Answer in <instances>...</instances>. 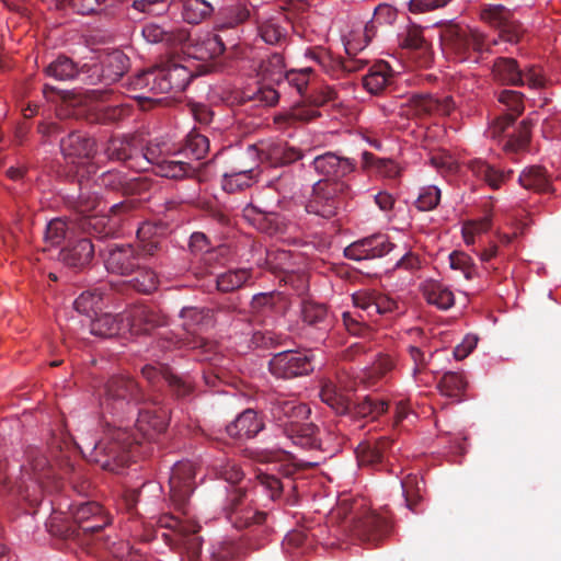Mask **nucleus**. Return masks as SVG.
Returning a JSON list of instances; mask_svg holds the SVG:
<instances>
[{"label":"nucleus","instance_id":"nucleus-41","mask_svg":"<svg viewBox=\"0 0 561 561\" xmlns=\"http://www.w3.org/2000/svg\"><path fill=\"white\" fill-rule=\"evenodd\" d=\"M188 54L198 60L215 59L224 55L214 33H206L204 36L192 38L184 44Z\"/></svg>","mask_w":561,"mask_h":561},{"label":"nucleus","instance_id":"nucleus-43","mask_svg":"<svg viewBox=\"0 0 561 561\" xmlns=\"http://www.w3.org/2000/svg\"><path fill=\"white\" fill-rule=\"evenodd\" d=\"M221 3L222 0H184L183 20L188 24L197 25L209 19Z\"/></svg>","mask_w":561,"mask_h":561},{"label":"nucleus","instance_id":"nucleus-17","mask_svg":"<svg viewBox=\"0 0 561 561\" xmlns=\"http://www.w3.org/2000/svg\"><path fill=\"white\" fill-rule=\"evenodd\" d=\"M111 161L123 163L130 170L144 172L147 161L141 156V144L136 136L112 137L105 147Z\"/></svg>","mask_w":561,"mask_h":561},{"label":"nucleus","instance_id":"nucleus-58","mask_svg":"<svg viewBox=\"0 0 561 561\" xmlns=\"http://www.w3.org/2000/svg\"><path fill=\"white\" fill-rule=\"evenodd\" d=\"M133 278L129 280L131 287L142 294H150L158 287V276L151 268L141 266L136 268Z\"/></svg>","mask_w":561,"mask_h":561},{"label":"nucleus","instance_id":"nucleus-47","mask_svg":"<svg viewBox=\"0 0 561 561\" xmlns=\"http://www.w3.org/2000/svg\"><path fill=\"white\" fill-rule=\"evenodd\" d=\"M302 320L310 327L321 331H328L332 325V319L328 308L323 304L305 301L301 309Z\"/></svg>","mask_w":561,"mask_h":561},{"label":"nucleus","instance_id":"nucleus-2","mask_svg":"<svg viewBox=\"0 0 561 561\" xmlns=\"http://www.w3.org/2000/svg\"><path fill=\"white\" fill-rule=\"evenodd\" d=\"M135 208V202L125 199L111 206V216L93 215L82 216L77 220H68L61 217L51 219L45 229L44 241L53 247L69 242L78 234H88L96 239L114 237L119 228L122 215L130 213Z\"/></svg>","mask_w":561,"mask_h":561},{"label":"nucleus","instance_id":"nucleus-12","mask_svg":"<svg viewBox=\"0 0 561 561\" xmlns=\"http://www.w3.org/2000/svg\"><path fill=\"white\" fill-rule=\"evenodd\" d=\"M310 73V68L287 71L282 81V87H257L254 91L249 90L243 92L242 100L244 102H253L255 105L260 106H273L287 89H293L298 95L302 96L308 89Z\"/></svg>","mask_w":561,"mask_h":561},{"label":"nucleus","instance_id":"nucleus-36","mask_svg":"<svg viewBox=\"0 0 561 561\" xmlns=\"http://www.w3.org/2000/svg\"><path fill=\"white\" fill-rule=\"evenodd\" d=\"M240 27H231L217 22L214 27V34L218 44L228 58H243L247 53L245 46L241 43Z\"/></svg>","mask_w":561,"mask_h":561},{"label":"nucleus","instance_id":"nucleus-24","mask_svg":"<svg viewBox=\"0 0 561 561\" xmlns=\"http://www.w3.org/2000/svg\"><path fill=\"white\" fill-rule=\"evenodd\" d=\"M128 329L134 334L149 333L168 324V317L157 307L138 305L126 316Z\"/></svg>","mask_w":561,"mask_h":561},{"label":"nucleus","instance_id":"nucleus-52","mask_svg":"<svg viewBox=\"0 0 561 561\" xmlns=\"http://www.w3.org/2000/svg\"><path fill=\"white\" fill-rule=\"evenodd\" d=\"M533 126L534 122L530 118L522 121L517 130L508 135L507 139L504 140V151L507 153H517L525 150L530 142Z\"/></svg>","mask_w":561,"mask_h":561},{"label":"nucleus","instance_id":"nucleus-55","mask_svg":"<svg viewBox=\"0 0 561 561\" xmlns=\"http://www.w3.org/2000/svg\"><path fill=\"white\" fill-rule=\"evenodd\" d=\"M66 203L78 213L84 214L99 206L100 197L98 193L90 191L81 184L78 194L67 195Z\"/></svg>","mask_w":561,"mask_h":561},{"label":"nucleus","instance_id":"nucleus-7","mask_svg":"<svg viewBox=\"0 0 561 561\" xmlns=\"http://www.w3.org/2000/svg\"><path fill=\"white\" fill-rule=\"evenodd\" d=\"M146 402V394L138 382L129 376H112L104 386L100 400L103 414L117 420H131L137 407Z\"/></svg>","mask_w":561,"mask_h":561},{"label":"nucleus","instance_id":"nucleus-22","mask_svg":"<svg viewBox=\"0 0 561 561\" xmlns=\"http://www.w3.org/2000/svg\"><path fill=\"white\" fill-rule=\"evenodd\" d=\"M385 234H375L357 240L344 249L345 257L353 261H364L379 259L394 249Z\"/></svg>","mask_w":561,"mask_h":561},{"label":"nucleus","instance_id":"nucleus-27","mask_svg":"<svg viewBox=\"0 0 561 561\" xmlns=\"http://www.w3.org/2000/svg\"><path fill=\"white\" fill-rule=\"evenodd\" d=\"M392 446L389 437H380L376 440H365L355 449L356 458L360 467L382 469L387 455Z\"/></svg>","mask_w":561,"mask_h":561},{"label":"nucleus","instance_id":"nucleus-29","mask_svg":"<svg viewBox=\"0 0 561 561\" xmlns=\"http://www.w3.org/2000/svg\"><path fill=\"white\" fill-rule=\"evenodd\" d=\"M388 410V402L383 399L366 396L362 401L350 403V416L341 420L340 423L353 424L355 430H360L364 419L376 420Z\"/></svg>","mask_w":561,"mask_h":561},{"label":"nucleus","instance_id":"nucleus-23","mask_svg":"<svg viewBox=\"0 0 561 561\" xmlns=\"http://www.w3.org/2000/svg\"><path fill=\"white\" fill-rule=\"evenodd\" d=\"M139 264V252L131 244H113L104 257L106 271L121 276H131Z\"/></svg>","mask_w":561,"mask_h":561},{"label":"nucleus","instance_id":"nucleus-38","mask_svg":"<svg viewBox=\"0 0 561 561\" xmlns=\"http://www.w3.org/2000/svg\"><path fill=\"white\" fill-rule=\"evenodd\" d=\"M285 62L283 55L274 53L265 59H262L259 68L257 76L261 79L260 87H282V81L285 77Z\"/></svg>","mask_w":561,"mask_h":561},{"label":"nucleus","instance_id":"nucleus-10","mask_svg":"<svg viewBox=\"0 0 561 561\" xmlns=\"http://www.w3.org/2000/svg\"><path fill=\"white\" fill-rule=\"evenodd\" d=\"M183 329L193 335L192 340L180 337L172 331L160 333L154 340V344L162 352L171 351L186 346L188 348H197L205 346L204 339L196 336L198 328L208 319V310L197 307H184L180 312Z\"/></svg>","mask_w":561,"mask_h":561},{"label":"nucleus","instance_id":"nucleus-28","mask_svg":"<svg viewBox=\"0 0 561 561\" xmlns=\"http://www.w3.org/2000/svg\"><path fill=\"white\" fill-rule=\"evenodd\" d=\"M94 256V245L88 237H78L70 240L59 252V260L72 268H83L90 264Z\"/></svg>","mask_w":561,"mask_h":561},{"label":"nucleus","instance_id":"nucleus-62","mask_svg":"<svg viewBox=\"0 0 561 561\" xmlns=\"http://www.w3.org/2000/svg\"><path fill=\"white\" fill-rule=\"evenodd\" d=\"M215 469L218 477L230 484V486L227 488V494L232 489H247L245 486L239 485V483L242 482L244 474L236 462L226 461L217 465Z\"/></svg>","mask_w":561,"mask_h":561},{"label":"nucleus","instance_id":"nucleus-53","mask_svg":"<svg viewBox=\"0 0 561 561\" xmlns=\"http://www.w3.org/2000/svg\"><path fill=\"white\" fill-rule=\"evenodd\" d=\"M402 493L405 501V506L416 513L417 505L422 501V491L424 489V482L419 479L415 474H408L401 480Z\"/></svg>","mask_w":561,"mask_h":561},{"label":"nucleus","instance_id":"nucleus-1","mask_svg":"<svg viewBox=\"0 0 561 561\" xmlns=\"http://www.w3.org/2000/svg\"><path fill=\"white\" fill-rule=\"evenodd\" d=\"M480 19L499 33V38L489 39L478 28L450 23L440 30L439 38L444 53L457 61L479 62L484 53H492V46L499 39L517 44L523 35V25L514 18L511 10L501 4H483Z\"/></svg>","mask_w":561,"mask_h":561},{"label":"nucleus","instance_id":"nucleus-19","mask_svg":"<svg viewBox=\"0 0 561 561\" xmlns=\"http://www.w3.org/2000/svg\"><path fill=\"white\" fill-rule=\"evenodd\" d=\"M391 530V524L385 516L375 512H364L352 518L351 531L363 542L378 545Z\"/></svg>","mask_w":561,"mask_h":561},{"label":"nucleus","instance_id":"nucleus-18","mask_svg":"<svg viewBox=\"0 0 561 561\" xmlns=\"http://www.w3.org/2000/svg\"><path fill=\"white\" fill-rule=\"evenodd\" d=\"M129 69V58L121 50H113L104 56L101 65H89V76L82 82L95 84L117 82Z\"/></svg>","mask_w":561,"mask_h":561},{"label":"nucleus","instance_id":"nucleus-21","mask_svg":"<svg viewBox=\"0 0 561 561\" xmlns=\"http://www.w3.org/2000/svg\"><path fill=\"white\" fill-rule=\"evenodd\" d=\"M312 165L314 171L324 179L320 181H344L343 179L353 173L357 168L356 160L343 157L333 151H327L317 156Z\"/></svg>","mask_w":561,"mask_h":561},{"label":"nucleus","instance_id":"nucleus-63","mask_svg":"<svg viewBox=\"0 0 561 561\" xmlns=\"http://www.w3.org/2000/svg\"><path fill=\"white\" fill-rule=\"evenodd\" d=\"M75 309L91 317L102 308V293L99 289L83 291L73 302Z\"/></svg>","mask_w":561,"mask_h":561},{"label":"nucleus","instance_id":"nucleus-33","mask_svg":"<svg viewBox=\"0 0 561 561\" xmlns=\"http://www.w3.org/2000/svg\"><path fill=\"white\" fill-rule=\"evenodd\" d=\"M263 428L262 417L254 410L247 409L226 426V432L236 439H251Z\"/></svg>","mask_w":561,"mask_h":561},{"label":"nucleus","instance_id":"nucleus-50","mask_svg":"<svg viewBox=\"0 0 561 561\" xmlns=\"http://www.w3.org/2000/svg\"><path fill=\"white\" fill-rule=\"evenodd\" d=\"M252 279L251 268H233L219 274L216 278L218 290L222 293L234 291Z\"/></svg>","mask_w":561,"mask_h":561},{"label":"nucleus","instance_id":"nucleus-61","mask_svg":"<svg viewBox=\"0 0 561 561\" xmlns=\"http://www.w3.org/2000/svg\"><path fill=\"white\" fill-rule=\"evenodd\" d=\"M466 387L467 381L462 374L455 371L445 373L438 382L440 392L451 398L460 396L466 390Z\"/></svg>","mask_w":561,"mask_h":561},{"label":"nucleus","instance_id":"nucleus-57","mask_svg":"<svg viewBox=\"0 0 561 561\" xmlns=\"http://www.w3.org/2000/svg\"><path fill=\"white\" fill-rule=\"evenodd\" d=\"M219 15V23L231 27H240L250 19L251 9L245 2H237L221 9Z\"/></svg>","mask_w":561,"mask_h":561},{"label":"nucleus","instance_id":"nucleus-39","mask_svg":"<svg viewBox=\"0 0 561 561\" xmlns=\"http://www.w3.org/2000/svg\"><path fill=\"white\" fill-rule=\"evenodd\" d=\"M242 213L248 221L267 234L282 231L283 220L277 213L262 210L251 204L247 205Z\"/></svg>","mask_w":561,"mask_h":561},{"label":"nucleus","instance_id":"nucleus-11","mask_svg":"<svg viewBox=\"0 0 561 561\" xmlns=\"http://www.w3.org/2000/svg\"><path fill=\"white\" fill-rule=\"evenodd\" d=\"M297 474L299 470L295 465H282L278 474L260 472L256 479L272 501L282 500L287 505H295L299 499L300 488Z\"/></svg>","mask_w":561,"mask_h":561},{"label":"nucleus","instance_id":"nucleus-9","mask_svg":"<svg viewBox=\"0 0 561 561\" xmlns=\"http://www.w3.org/2000/svg\"><path fill=\"white\" fill-rule=\"evenodd\" d=\"M352 198L353 191L347 182L317 181L312 186L306 210L323 218H332L339 209L346 207L347 201Z\"/></svg>","mask_w":561,"mask_h":561},{"label":"nucleus","instance_id":"nucleus-4","mask_svg":"<svg viewBox=\"0 0 561 561\" xmlns=\"http://www.w3.org/2000/svg\"><path fill=\"white\" fill-rule=\"evenodd\" d=\"M20 472L14 488L16 493L32 506L38 505L46 493H53L59 489L55 469L39 447L25 448Z\"/></svg>","mask_w":561,"mask_h":561},{"label":"nucleus","instance_id":"nucleus-15","mask_svg":"<svg viewBox=\"0 0 561 561\" xmlns=\"http://www.w3.org/2000/svg\"><path fill=\"white\" fill-rule=\"evenodd\" d=\"M195 466L191 461H178L171 468L169 476L170 497L175 507L184 515L186 505L195 490Z\"/></svg>","mask_w":561,"mask_h":561},{"label":"nucleus","instance_id":"nucleus-60","mask_svg":"<svg viewBox=\"0 0 561 561\" xmlns=\"http://www.w3.org/2000/svg\"><path fill=\"white\" fill-rule=\"evenodd\" d=\"M158 525L162 528H169L176 531L180 536L183 534L198 533L201 526L193 519H182L180 516L173 514H162L158 518Z\"/></svg>","mask_w":561,"mask_h":561},{"label":"nucleus","instance_id":"nucleus-6","mask_svg":"<svg viewBox=\"0 0 561 561\" xmlns=\"http://www.w3.org/2000/svg\"><path fill=\"white\" fill-rule=\"evenodd\" d=\"M270 414L272 421L293 445L302 449L319 447L320 443L316 436L317 427L312 423L304 422L310 414L307 404L297 400L276 399L271 403Z\"/></svg>","mask_w":561,"mask_h":561},{"label":"nucleus","instance_id":"nucleus-25","mask_svg":"<svg viewBox=\"0 0 561 561\" xmlns=\"http://www.w3.org/2000/svg\"><path fill=\"white\" fill-rule=\"evenodd\" d=\"M98 181L100 186L114 192H119L124 196L140 194L149 187V183L146 178L128 176L117 170L103 172L99 176Z\"/></svg>","mask_w":561,"mask_h":561},{"label":"nucleus","instance_id":"nucleus-30","mask_svg":"<svg viewBox=\"0 0 561 561\" xmlns=\"http://www.w3.org/2000/svg\"><path fill=\"white\" fill-rule=\"evenodd\" d=\"M165 412L160 410H151L149 408H139L134 414L135 430L131 433L138 436L139 444L141 438H152L153 434L162 433L167 428Z\"/></svg>","mask_w":561,"mask_h":561},{"label":"nucleus","instance_id":"nucleus-44","mask_svg":"<svg viewBox=\"0 0 561 561\" xmlns=\"http://www.w3.org/2000/svg\"><path fill=\"white\" fill-rule=\"evenodd\" d=\"M68 5L78 14H99L114 16L121 0H67Z\"/></svg>","mask_w":561,"mask_h":561},{"label":"nucleus","instance_id":"nucleus-13","mask_svg":"<svg viewBox=\"0 0 561 561\" xmlns=\"http://www.w3.org/2000/svg\"><path fill=\"white\" fill-rule=\"evenodd\" d=\"M491 71L493 80L505 85L541 89L546 84L542 73L536 66L523 70L517 60L511 57H497Z\"/></svg>","mask_w":561,"mask_h":561},{"label":"nucleus","instance_id":"nucleus-32","mask_svg":"<svg viewBox=\"0 0 561 561\" xmlns=\"http://www.w3.org/2000/svg\"><path fill=\"white\" fill-rule=\"evenodd\" d=\"M408 104L416 116L449 115L455 107L450 96L438 99L431 94H413L409 98Z\"/></svg>","mask_w":561,"mask_h":561},{"label":"nucleus","instance_id":"nucleus-3","mask_svg":"<svg viewBox=\"0 0 561 561\" xmlns=\"http://www.w3.org/2000/svg\"><path fill=\"white\" fill-rule=\"evenodd\" d=\"M138 445V436L127 425H113L98 442L84 440L78 444V448L90 462L96 463L103 470L121 473L135 457Z\"/></svg>","mask_w":561,"mask_h":561},{"label":"nucleus","instance_id":"nucleus-31","mask_svg":"<svg viewBox=\"0 0 561 561\" xmlns=\"http://www.w3.org/2000/svg\"><path fill=\"white\" fill-rule=\"evenodd\" d=\"M398 42L400 47L416 53L420 57V66L428 67L432 62V47L424 38L422 27L410 24L399 33Z\"/></svg>","mask_w":561,"mask_h":561},{"label":"nucleus","instance_id":"nucleus-54","mask_svg":"<svg viewBox=\"0 0 561 561\" xmlns=\"http://www.w3.org/2000/svg\"><path fill=\"white\" fill-rule=\"evenodd\" d=\"M195 172L196 168L191 163L175 159H162L157 170V174L175 180L192 176Z\"/></svg>","mask_w":561,"mask_h":561},{"label":"nucleus","instance_id":"nucleus-46","mask_svg":"<svg viewBox=\"0 0 561 561\" xmlns=\"http://www.w3.org/2000/svg\"><path fill=\"white\" fill-rule=\"evenodd\" d=\"M422 294L430 305L448 310L455 304L454 293L443 283L431 279L422 285Z\"/></svg>","mask_w":561,"mask_h":561},{"label":"nucleus","instance_id":"nucleus-37","mask_svg":"<svg viewBox=\"0 0 561 561\" xmlns=\"http://www.w3.org/2000/svg\"><path fill=\"white\" fill-rule=\"evenodd\" d=\"M129 331L126 316L102 313L90 323V332L101 337H113Z\"/></svg>","mask_w":561,"mask_h":561},{"label":"nucleus","instance_id":"nucleus-35","mask_svg":"<svg viewBox=\"0 0 561 561\" xmlns=\"http://www.w3.org/2000/svg\"><path fill=\"white\" fill-rule=\"evenodd\" d=\"M60 150L67 158L91 159L96 152V144L88 135L72 130L60 140Z\"/></svg>","mask_w":561,"mask_h":561},{"label":"nucleus","instance_id":"nucleus-51","mask_svg":"<svg viewBox=\"0 0 561 561\" xmlns=\"http://www.w3.org/2000/svg\"><path fill=\"white\" fill-rule=\"evenodd\" d=\"M519 184L535 192L543 193L550 190V181L546 174V170L539 165L526 168L518 178Z\"/></svg>","mask_w":561,"mask_h":561},{"label":"nucleus","instance_id":"nucleus-5","mask_svg":"<svg viewBox=\"0 0 561 561\" xmlns=\"http://www.w3.org/2000/svg\"><path fill=\"white\" fill-rule=\"evenodd\" d=\"M68 510L73 523L67 522L62 513L54 512L46 523L51 535L84 543L83 537L100 533L111 524V517L98 502L71 504Z\"/></svg>","mask_w":561,"mask_h":561},{"label":"nucleus","instance_id":"nucleus-48","mask_svg":"<svg viewBox=\"0 0 561 561\" xmlns=\"http://www.w3.org/2000/svg\"><path fill=\"white\" fill-rule=\"evenodd\" d=\"M469 169L479 179L483 180L492 188H499L513 173L512 170L503 172L490 165L483 160L476 159L469 162Z\"/></svg>","mask_w":561,"mask_h":561},{"label":"nucleus","instance_id":"nucleus-56","mask_svg":"<svg viewBox=\"0 0 561 561\" xmlns=\"http://www.w3.org/2000/svg\"><path fill=\"white\" fill-rule=\"evenodd\" d=\"M209 151V140L205 135L199 134L195 129L190 131L185 137L181 152L195 160L206 157Z\"/></svg>","mask_w":561,"mask_h":561},{"label":"nucleus","instance_id":"nucleus-26","mask_svg":"<svg viewBox=\"0 0 561 561\" xmlns=\"http://www.w3.org/2000/svg\"><path fill=\"white\" fill-rule=\"evenodd\" d=\"M523 98V93L514 90H503L499 94V102L504 104L510 113L501 115L493 121L489 130L491 137H501L502 134H504L506 129L514 124L515 119L524 111Z\"/></svg>","mask_w":561,"mask_h":561},{"label":"nucleus","instance_id":"nucleus-45","mask_svg":"<svg viewBox=\"0 0 561 561\" xmlns=\"http://www.w3.org/2000/svg\"><path fill=\"white\" fill-rule=\"evenodd\" d=\"M319 396L322 402L329 405L337 415L342 417L341 420H344L351 415V400L336 387L333 381H324L322 383Z\"/></svg>","mask_w":561,"mask_h":561},{"label":"nucleus","instance_id":"nucleus-40","mask_svg":"<svg viewBox=\"0 0 561 561\" xmlns=\"http://www.w3.org/2000/svg\"><path fill=\"white\" fill-rule=\"evenodd\" d=\"M393 71L388 62H375L363 77L364 88L371 94H380L392 81Z\"/></svg>","mask_w":561,"mask_h":561},{"label":"nucleus","instance_id":"nucleus-34","mask_svg":"<svg viewBox=\"0 0 561 561\" xmlns=\"http://www.w3.org/2000/svg\"><path fill=\"white\" fill-rule=\"evenodd\" d=\"M47 77L58 81H70L89 76V65L79 66L70 57L59 55L55 60L49 62L45 68Z\"/></svg>","mask_w":561,"mask_h":561},{"label":"nucleus","instance_id":"nucleus-49","mask_svg":"<svg viewBox=\"0 0 561 561\" xmlns=\"http://www.w3.org/2000/svg\"><path fill=\"white\" fill-rule=\"evenodd\" d=\"M249 150L257 154L260 160L270 159L272 164H290L302 158V153L299 149L287 147L285 145H275L271 147L268 153H265L263 150L259 151L255 146H250Z\"/></svg>","mask_w":561,"mask_h":561},{"label":"nucleus","instance_id":"nucleus-14","mask_svg":"<svg viewBox=\"0 0 561 561\" xmlns=\"http://www.w3.org/2000/svg\"><path fill=\"white\" fill-rule=\"evenodd\" d=\"M226 518L237 529L249 528L253 525H261L266 514L253 507L247 495V489H232L224 506Z\"/></svg>","mask_w":561,"mask_h":561},{"label":"nucleus","instance_id":"nucleus-64","mask_svg":"<svg viewBox=\"0 0 561 561\" xmlns=\"http://www.w3.org/2000/svg\"><path fill=\"white\" fill-rule=\"evenodd\" d=\"M130 114V107L126 104L104 106L98 108L94 118H91V122H96L100 124H112L116 123Z\"/></svg>","mask_w":561,"mask_h":561},{"label":"nucleus","instance_id":"nucleus-42","mask_svg":"<svg viewBox=\"0 0 561 561\" xmlns=\"http://www.w3.org/2000/svg\"><path fill=\"white\" fill-rule=\"evenodd\" d=\"M260 168L251 167L245 169H233L222 175L221 185L228 193H234L251 187L257 182Z\"/></svg>","mask_w":561,"mask_h":561},{"label":"nucleus","instance_id":"nucleus-20","mask_svg":"<svg viewBox=\"0 0 561 561\" xmlns=\"http://www.w3.org/2000/svg\"><path fill=\"white\" fill-rule=\"evenodd\" d=\"M141 36L148 44L160 45L169 50L182 47L190 39V31L182 26L149 22L142 26Z\"/></svg>","mask_w":561,"mask_h":561},{"label":"nucleus","instance_id":"nucleus-8","mask_svg":"<svg viewBox=\"0 0 561 561\" xmlns=\"http://www.w3.org/2000/svg\"><path fill=\"white\" fill-rule=\"evenodd\" d=\"M193 78L194 73L187 67L169 60L158 68L138 73L130 84L135 90L148 88L156 93H179L186 89Z\"/></svg>","mask_w":561,"mask_h":561},{"label":"nucleus","instance_id":"nucleus-59","mask_svg":"<svg viewBox=\"0 0 561 561\" xmlns=\"http://www.w3.org/2000/svg\"><path fill=\"white\" fill-rule=\"evenodd\" d=\"M279 296L274 293H260L251 300V312L262 321L273 314L276 309Z\"/></svg>","mask_w":561,"mask_h":561},{"label":"nucleus","instance_id":"nucleus-16","mask_svg":"<svg viewBox=\"0 0 561 561\" xmlns=\"http://www.w3.org/2000/svg\"><path fill=\"white\" fill-rule=\"evenodd\" d=\"M268 369L276 378L291 379L305 376L313 370L312 356L308 352L283 351L270 359Z\"/></svg>","mask_w":561,"mask_h":561}]
</instances>
